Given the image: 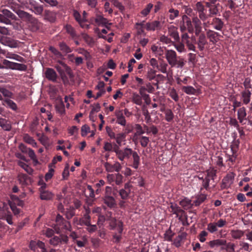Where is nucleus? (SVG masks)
Here are the masks:
<instances>
[{
    "label": "nucleus",
    "mask_w": 252,
    "mask_h": 252,
    "mask_svg": "<svg viewBox=\"0 0 252 252\" xmlns=\"http://www.w3.org/2000/svg\"><path fill=\"white\" fill-rule=\"evenodd\" d=\"M60 50L63 53H69L72 52V49L64 42H61L59 43Z\"/></svg>",
    "instance_id": "obj_38"
},
{
    "label": "nucleus",
    "mask_w": 252,
    "mask_h": 252,
    "mask_svg": "<svg viewBox=\"0 0 252 252\" xmlns=\"http://www.w3.org/2000/svg\"><path fill=\"white\" fill-rule=\"evenodd\" d=\"M133 101L136 104L141 105L142 104L141 96L138 94H134L133 97Z\"/></svg>",
    "instance_id": "obj_56"
},
{
    "label": "nucleus",
    "mask_w": 252,
    "mask_h": 252,
    "mask_svg": "<svg viewBox=\"0 0 252 252\" xmlns=\"http://www.w3.org/2000/svg\"><path fill=\"white\" fill-rule=\"evenodd\" d=\"M147 77L150 80H154L156 77V71L151 69L148 72Z\"/></svg>",
    "instance_id": "obj_64"
},
{
    "label": "nucleus",
    "mask_w": 252,
    "mask_h": 252,
    "mask_svg": "<svg viewBox=\"0 0 252 252\" xmlns=\"http://www.w3.org/2000/svg\"><path fill=\"white\" fill-rule=\"evenodd\" d=\"M106 131L108 136L111 138V139H115V133L113 132V130L112 129L111 127L109 126H106Z\"/></svg>",
    "instance_id": "obj_58"
},
{
    "label": "nucleus",
    "mask_w": 252,
    "mask_h": 252,
    "mask_svg": "<svg viewBox=\"0 0 252 252\" xmlns=\"http://www.w3.org/2000/svg\"><path fill=\"white\" fill-rule=\"evenodd\" d=\"M185 238V235L184 234L179 236L176 239L174 240V245L178 247L181 246L183 240Z\"/></svg>",
    "instance_id": "obj_52"
},
{
    "label": "nucleus",
    "mask_w": 252,
    "mask_h": 252,
    "mask_svg": "<svg viewBox=\"0 0 252 252\" xmlns=\"http://www.w3.org/2000/svg\"><path fill=\"white\" fill-rule=\"evenodd\" d=\"M0 126L4 130L10 131L11 129V126L10 122L3 118H0Z\"/></svg>",
    "instance_id": "obj_28"
},
{
    "label": "nucleus",
    "mask_w": 252,
    "mask_h": 252,
    "mask_svg": "<svg viewBox=\"0 0 252 252\" xmlns=\"http://www.w3.org/2000/svg\"><path fill=\"white\" fill-rule=\"evenodd\" d=\"M3 96L8 98H13V94L4 87L0 86V100L3 101Z\"/></svg>",
    "instance_id": "obj_19"
},
{
    "label": "nucleus",
    "mask_w": 252,
    "mask_h": 252,
    "mask_svg": "<svg viewBox=\"0 0 252 252\" xmlns=\"http://www.w3.org/2000/svg\"><path fill=\"white\" fill-rule=\"evenodd\" d=\"M68 241V237L66 235L61 234L59 236H54L52 237L49 240V243L51 245L56 247L59 245L67 244Z\"/></svg>",
    "instance_id": "obj_8"
},
{
    "label": "nucleus",
    "mask_w": 252,
    "mask_h": 252,
    "mask_svg": "<svg viewBox=\"0 0 252 252\" xmlns=\"http://www.w3.org/2000/svg\"><path fill=\"white\" fill-rule=\"evenodd\" d=\"M87 230L90 233L94 232L97 230V226L96 225H92L91 223L90 225L87 226Z\"/></svg>",
    "instance_id": "obj_63"
},
{
    "label": "nucleus",
    "mask_w": 252,
    "mask_h": 252,
    "mask_svg": "<svg viewBox=\"0 0 252 252\" xmlns=\"http://www.w3.org/2000/svg\"><path fill=\"white\" fill-rule=\"evenodd\" d=\"M212 24L214 28L218 31L221 30L223 26V23L220 19L218 18H214Z\"/></svg>",
    "instance_id": "obj_29"
},
{
    "label": "nucleus",
    "mask_w": 252,
    "mask_h": 252,
    "mask_svg": "<svg viewBox=\"0 0 252 252\" xmlns=\"http://www.w3.org/2000/svg\"><path fill=\"white\" fill-rule=\"evenodd\" d=\"M104 165L106 170L109 172H119L122 168V166L119 162H116L113 165L106 162Z\"/></svg>",
    "instance_id": "obj_14"
},
{
    "label": "nucleus",
    "mask_w": 252,
    "mask_h": 252,
    "mask_svg": "<svg viewBox=\"0 0 252 252\" xmlns=\"http://www.w3.org/2000/svg\"><path fill=\"white\" fill-rule=\"evenodd\" d=\"M16 20V16L9 10L5 8L0 10V23L10 25L12 20Z\"/></svg>",
    "instance_id": "obj_5"
},
{
    "label": "nucleus",
    "mask_w": 252,
    "mask_h": 252,
    "mask_svg": "<svg viewBox=\"0 0 252 252\" xmlns=\"http://www.w3.org/2000/svg\"><path fill=\"white\" fill-rule=\"evenodd\" d=\"M154 7V5L151 3L147 4L145 7L141 10L140 14L142 16L145 17L149 14L151 10Z\"/></svg>",
    "instance_id": "obj_32"
},
{
    "label": "nucleus",
    "mask_w": 252,
    "mask_h": 252,
    "mask_svg": "<svg viewBox=\"0 0 252 252\" xmlns=\"http://www.w3.org/2000/svg\"><path fill=\"white\" fill-rule=\"evenodd\" d=\"M24 140L26 143L32 145L33 147H36L37 143L32 137L28 134H25L24 136Z\"/></svg>",
    "instance_id": "obj_39"
},
{
    "label": "nucleus",
    "mask_w": 252,
    "mask_h": 252,
    "mask_svg": "<svg viewBox=\"0 0 252 252\" xmlns=\"http://www.w3.org/2000/svg\"><path fill=\"white\" fill-rule=\"evenodd\" d=\"M238 119L240 123H242L245 119L246 116V109L244 107H241L238 110L237 112Z\"/></svg>",
    "instance_id": "obj_34"
},
{
    "label": "nucleus",
    "mask_w": 252,
    "mask_h": 252,
    "mask_svg": "<svg viewBox=\"0 0 252 252\" xmlns=\"http://www.w3.org/2000/svg\"><path fill=\"white\" fill-rule=\"evenodd\" d=\"M114 152L116 153L118 158L121 161H123L125 159H128L131 156H132L133 159L132 166L136 169L138 168L140 164V157L137 152L128 148L120 149L119 147L116 144L114 147Z\"/></svg>",
    "instance_id": "obj_1"
},
{
    "label": "nucleus",
    "mask_w": 252,
    "mask_h": 252,
    "mask_svg": "<svg viewBox=\"0 0 252 252\" xmlns=\"http://www.w3.org/2000/svg\"><path fill=\"white\" fill-rule=\"evenodd\" d=\"M130 192L129 185L128 184H126L125 188L120 190L119 194L123 199H126L128 198Z\"/></svg>",
    "instance_id": "obj_23"
},
{
    "label": "nucleus",
    "mask_w": 252,
    "mask_h": 252,
    "mask_svg": "<svg viewBox=\"0 0 252 252\" xmlns=\"http://www.w3.org/2000/svg\"><path fill=\"white\" fill-rule=\"evenodd\" d=\"M107 220L109 221L110 229L114 230L117 227L118 221H117L115 218L111 217L110 216L108 217Z\"/></svg>",
    "instance_id": "obj_37"
},
{
    "label": "nucleus",
    "mask_w": 252,
    "mask_h": 252,
    "mask_svg": "<svg viewBox=\"0 0 252 252\" xmlns=\"http://www.w3.org/2000/svg\"><path fill=\"white\" fill-rule=\"evenodd\" d=\"M10 8L15 12L18 16L22 19L25 14L27 13L23 10L20 9V5L19 4L12 2L9 6Z\"/></svg>",
    "instance_id": "obj_18"
},
{
    "label": "nucleus",
    "mask_w": 252,
    "mask_h": 252,
    "mask_svg": "<svg viewBox=\"0 0 252 252\" xmlns=\"http://www.w3.org/2000/svg\"><path fill=\"white\" fill-rule=\"evenodd\" d=\"M149 141V137L146 136H142L140 138V143L143 147H146Z\"/></svg>",
    "instance_id": "obj_51"
},
{
    "label": "nucleus",
    "mask_w": 252,
    "mask_h": 252,
    "mask_svg": "<svg viewBox=\"0 0 252 252\" xmlns=\"http://www.w3.org/2000/svg\"><path fill=\"white\" fill-rule=\"evenodd\" d=\"M234 177L235 175L233 173L228 174L222 181L221 189H226L230 187L233 183Z\"/></svg>",
    "instance_id": "obj_11"
},
{
    "label": "nucleus",
    "mask_w": 252,
    "mask_h": 252,
    "mask_svg": "<svg viewBox=\"0 0 252 252\" xmlns=\"http://www.w3.org/2000/svg\"><path fill=\"white\" fill-rule=\"evenodd\" d=\"M251 96V93L248 90H245L242 93V99L244 104H247L250 102Z\"/></svg>",
    "instance_id": "obj_30"
},
{
    "label": "nucleus",
    "mask_w": 252,
    "mask_h": 252,
    "mask_svg": "<svg viewBox=\"0 0 252 252\" xmlns=\"http://www.w3.org/2000/svg\"><path fill=\"white\" fill-rule=\"evenodd\" d=\"M2 104L13 110L16 111L17 109L16 104L9 98L4 99L2 101Z\"/></svg>",
    "instance_id": "obj_26"
},
{
    "label": "nucleus",
    "mask_w": 252,
    "mask_h": 252,
    "mask_svg": "<svg viewBox=\"0 0 252 252\" xmlns=\"http://www.w3.org/2000/svg\"><path fill=\"white\" fill-rule=\"evenodd\" d=\"M10 30L5 27L0 26V34L4 36H8L10 35Z\"/></svg>",
    "instance_id": "obj_57"
},
{
    "label": "nucleus",
    "mask_w": 252,
    "mask_h": 252,
    "mask_svg": "<svg viewBox=\"0 0 252 252\" xmlns=\"http://www.w3.org/2000/svg\"><path fill=\"white\" fill-rule=\"evenodd\" d=\"M207 229L211 233H213L218 230V227L216 222H211L208 224Z\"/></svg>",
    "instance_id": "obj_46"
},
{
    "label": "nucleus",
    "mask_w": 252,
    "mask_h": 252,
    "mask_svg": "<svg viewBox=\"0 0 252 252\" xmlns=\"http://www.w3.org/2000/svg\"><path fill=\"white\" fill-rule=\"evenodd\" d=\"M216 175V171L213 169H210L207 171V175L204 179L203 177H199L202 180V186L206 189H209V184L211 180H214V177Z\"/></svg>",
    "instance_id": "obj_9"
},
{
    "label": "nucleus",
    "mask_w": 252,
    "mask_h": 252,
    "mask_svg": "<svg viewBox=\"0 0 252 252\" xmlns=\"http://www.w3.org/2000/svg\"><path fill=\"white\" fill-rule=\"evenodd\" d=\"M0 43L10 48H17L20 46V41L8 36H0Z\"/></svg>",
    "instance_id": "obj_7"
},
{
    "label": "nucleus",
    "mask_w": 252,
    "mask_h": 252,
    "mask_svg": "<svg viewBox=\"0 0 252 252\" xmlns=\"http://www.w3.org/2000/svg\"><path fill=\"white\" fill-rule=\"evenodd\" d=\"M162 27V23L158 20L148 22L145 25V28L147 31L160 30Z\"/></svg>",
    "instance_id": "obj_12"
},
{
    "label": "nucleus",
    "mask_w": 252,
    "mask_h": 252,
    "mask_svg": "<svg viewBox=\"0 0 252 252\" xmlns=\"http://www.w3.org/2000/svg\"><path fill=\"white\" fill-rule=\"evenodd\" d=\"M226 243V241L220 240V239H217L213 241H211L209 242V246L211 248H214L215 246H220L221 245H224Z\"/></svg>",
    "instance_id": "obj_40"
},
{
    "label": "nucleus",
    "mask_w": 252,
    "mask_h": 252,
    "mask_svg": "<svg viewBox=\"0 0 252 252\" xmlns=\"http://www.w3.org/2000/svg\"><path fill=\"white\" fill-rule=\"evenodd\" d=\"M165 118V120L168 122H170L173 118V114L171 109H167L164 111Z\"/></svg>",
    "instance_id": "obj_47"
},
{
    "label": "nucleus",
    "mask_w": 252,
    "mask_h": 252,
    "mask_svg": "<svg viewBox=\"0 0 252 252\" xmlns=\"http://www.w3.org/2000/svg\"><path fill=\"white\" fill-rule=\"evenodd\" d=\"M22 19L28 23L31 31L36 32L39 29L40 23L37 19L29 13L27 12Z\"/></svg>",
    "instance_id": "obj_6"
},
{
    "label": "nucleus",
    "mask_w": 252,
    "mask_h": 252,
    "mask_svg": "<svg viewBox=\"0 0 252 252\" xmlns=\"http://www.w3.org/2000/svg\"><path fill=\"white\" fill-rule=\"evenodd\" d=\"M3 65L0 63V68H7L12 70L25 71L27 70V66L23 63H17L4 59L2 61Z\"/></svg>",
    "instance_id": "obj_4"
},
{
    "label": "nucleus",
    "mask_w": 252,
    "mask_h": 252,
    "mask_svg": "<svg viewBox=\"0 0 252 252\" xmlns=\"http://www.w3.org/2000/svg\"><path fill=\"white\" fill-rule=\"evenodd\" d=\"M173 233L171 230V226H170L169 229L164 233V240L167 241L172 242Z\"/></svg>",
    "instance_id": "obj_43"
},
{
    "label": "nucleus",
    "mask_w": 252,
    "mask_h": 252,
    "mask_svg": "<svg viewBox=\"0 0 252 252\" xmlns=\"http://www.w3.org/2000/svg\"><path fill=\"white\" fill-rule=\"evenodd\" d=\"M32 11L36 14H41L43 11V7L41 5H37L33 7Z\"/></svg>",
    "instance_id": "obj_53"
},
{
    "label": "nucleus",
    "mask_w": 252,
    "mask_h": 252,
    "mask_svg": "<svg viewBox=\"0 0 252 252\" xmlns=\"http://www.w3.org/2000/svg\"><path fill=\"white\" fill-rule=\"evenodd\" d=\"M91 223V217L88 213H86L83 217L81 218L78 222L77 223V224H80V225H85L86 226L88 225H90Z\"/></svg>",
    "instance_id": "obj_24"
},
{
    "label": "nucleus",
    "mask_w": 252,
    "mask_h": 252,
    "mask_svg": "<svg viewBox=\"0 0 252 252\" xmlns=\"http://www.w3.org/2000/svg\"><path fill=\"white\" fill-rule=\"evenodd\" d=\"M65 29L66 32L70 34L72 38H74L76 37V33L72 26L70 25H66L65 26Z\"/></svg>",
    "instance_id": "obj_48"
},
{
    "label": "nucleus",
    "mask_w": 252,
    "mask_h": 252,
    "mask_svg": "<svg viewBox=\"0 0 252 252\" xmlns=\"http://www.w3.org/2000/svg\"><path fill=\"white\" fill-rule=\"evenodd\" d=\"M18 178L20 183L23 186H27L32 182L31 178L25 174H19Z\"/></svg>",
    "instance_id": "obj_20"
},
{
    "label": "nucleus",
    "mask_w": 252,
    "mask_h": 252,
    "mask_svg": "<svg viewBox=\"0 0 252 252\" xmlns=\"http://www.w3.org/2000/svg\"><path fill=\"white\" fill-rule=\"evenodd\" d=\"M27 153L28 154L29 156L30 157V158L34 162H38V161L36 159V155H35V153L33 150H32V149H30Z\"/></svg>",
    "instance_id": "obj_61"
},
{
    "label": "nucleus",
    "mask_w": 252,
    "mask_h": 252,
    "mask_svg": "<svg viewBox=\"0 0 252 252\" xmlns=\"http://www.w3.org/2000/svg\"><path fill=\"white\" fill-rule=\"evenodd\" d=\"M39 192L40 198L42 200H49L53 197L54 195L52 192L46 189L40 190Z\"/></svg>",
    "instance_id": "obj_21"
},
{
    "label": "nucleus",
    "mask_w": 252,
    "mask_h": 252,
    "mask_svg": "<svg viewBox=\"0 0 252 252\" xmlns=\"http://www.w3.org/2000/svg\"><path fill=\"white\" fill-rule=\"evenodd\" d=\"M115 175V183L117 185H120L123 182V176L117 173Z\"/></svg>",
    "instance_id": "obj_62"
},
{
    "label": "nucleus",
    "mask_w": 252,
    "mask_h": 252,
    "mask_svg": "<svg viewBox=\"0 0 252 252\" xmlns=\"http://www.w3.org/2000/svg\"><path fill=\"white\" fill-rule=\"evenodd\" d=\"M75 209L74 207H70L69 208H67L66 210L64 213V215L65 218L67 220L71 219L73 216H75Z\"/></svg>",
    "instance_id": "obj_35"
},
{
    "label": "nucleus",
    "mask_w": 252,
    "mask_h": 252,
    "mask_svg": "<svg viewBox=\"0 0 252 252\" xmlns=\"http://www.w3.org/2000/svg\"><path fill=\"white\" fill-rule=\"evenodd\" d=\"M231 236L234 239H240L244 235V232L240 230H233L231 231Z\"/></svg>",
    "instance_id": "obj_44"
},
{
    "label": "nucleus",
    "mask_w": 252,
    "mask_h": 252,
    "mask_svg": "<svg viewBox=\"0 0 252 252\" xmlns=\"http://www.w3.org/2000/svg\"><path fill=\"white\" fill-rule=\"evenodd\" d=\"M218 12L217 7L215 5L212 6L209 8V15L208 16H212L214 15H217Z\"/></svg>",
    "instance_id": "obj_59"
},
{
    "label": "nucleus",
    "mask_w": 252,
    "mask_h": 252,
    "mask_svg": "<svg viewBox=\"0 0 252 252\" xmlns=\"http://www.w3.org/2000/svg\"><path fill=\"white\" fill-rule=\"evenodd\" d=\"M183 21L185 23V26L184 27L181 26V30L183 31L185 28L188 29L189 32L192 33L194 31V29L193 25L191 21L188 18V17L186 15H184L183 16Z\"/></svg>",
    "instance_id": "obj_15"
},
{
    "label": "nucleus",
    "mask_w": 252,
    "mask_h": 252,
    "mask_svg": "<svg viewBox=\"0 0 252 252\" xmlns=\"http://www.w3.org/2000/svg\"><path fill=\"white\" fill-rule=\"evenodd\" d=\"M55 231L50 228H48L43 230V234H44L48 238H52L54 236Z\"/></svg>",
    "instance_id": "obj_49"
},
{
    "label": "nucleus",
    "mask_w": 252,
    "mask_h": 252,
    "mask_svg": "<svg viewBox=\"0 0 252 252\" xmlns=\"http://www.w3.org/2000/svg\"><path fill=\"white\" fill-rule=\"evenodd\" d=\"M56 109L57 112L61 115H63L65 113L64 105L63 101L57 104L56 106Z\"/></svg>",
    "instance_id": "obj_45"
},
{
    "label": "nucleus",
    "mask_w": 252,
    "mask_h": 252,
    "mask_svg": "<svg viewBox=\"0 0 252 252\" xmlns=\"http://www.w3.org/2000/svg\"><path fill=\"white\" fill-rule=\"evenodd\" d=\"M10 208L12 210L13 213L15 215H18L20 214L21 212V210L19 208H17L15 203H10L9 204Z\"/></svg>",
    "instance_id": "obj_55"
},
{
    "label": "nucleus",
    "mask_w": 252,
    "mask_h": 252,
    "mask_svg": "<svg viewBox=\"0 0 252 252\" xmlns=\"http://www.w3.org/2000/svg\"><path fill=\"white\" fill-rule=\"evenodd\" d=\"M55 67L60 74L62 79L63 81L67 80V77L65 73L69 76L71 75L72 70L71 68L63 62L59 61Z\"/></svg>",
    "instance_id": "obj_3"
},
{
    "label": "nucleus",
    "mask_w": 252,
    "mask_h": 252,
    "mask_svg": "<svg viewBox=\"0 0 252 252\" xmlns=\"http://www.w3.org/2000/svg\"><path fill=\"white\" fill-rule=\"evenodd\" d=\"M45 75L48 80L54 82H56L57 74L53 68H47L45 72Z\"/></svg>",
    "instance_id": "obj_17"
},
{
    "label": "nucleus",
    "mask_w": 252,
    "mask_h": 252,
    "mask_svg": "<svg viewBox=\"0 0 252 252\" xmlns=\"http://www.w3.org/2000/svg\"><path fill=\"white\" fill-rule=\"evenodd\" d=\"M125 137L126 136L124 133H121L118 134L116 136H115V139H116L117 144H118L119 145H121L122 141L125 138Z\"/></svg>",
    "instance_id": "obj_54"
},
{
    "label": "nucleus",
    "mask_w": 252,
    "mask_h": 252,
    "mask_svg": "<svg viewBox=\"0 0 252 252\" xmlns=\"http://www.w3.org/2000/svg\"><path fill=\"white\" fill-rule=\"evenodd\" d=\"M206 198V196L203 194H200L196 196L195 199L193 201V204L198 206L202 203Z\"/></svg>",
    "instance_id": "obj_36"
},
{
    "label": "nucleus",
    "mask_w": 252,
    "mask_h": 252,
    "mask_svg": "<svg viewBox=\"0 0 252 252\" xmlns=\"http://www.w3.org/2000/svg\"><path fill=\"white\" fill-rule=\"evenodd\" d=\"M18 164L21 167L23 168L28 174L32 175L33 173V169L25 162L21 161H18Z\"/></svg>",
    "instance_id": "obj_33"
},
{
    "label": "nucleus",
    "mask_w": 252,
    "mask_h": 252,
    "mask_svg": "<svg viewBox=\"0 0 252 252\" xmlns=\"http://www.w3.org/2000/svg\"><path fill=\"white\" fill-rule=\"evenodd\" d=\"M109 0L113 3V4L115 7L118 8L120 11H123V10H125V7L118 0Z\"/></svg>",
    "instance_id": "obj_50"
},
{
    "label": "nucleus",
    "mask_w": 252,
    "mask_h": 252,
    "mask_svg": "<svg viewBox=\"0 0 252 252\" xmlns=\"http://www.w3.org/2000/svg\"><path fill=\"white\" fill-rule=\"evenodd\" d=\"M2 55H4L6 58L14 60L21 63H25L26 62L25 59L23 57L19 56L18 54L8 52L5 50H4Z\"/></svg>",
    "instance_id": "obj_13"
},
{
    "label": "nucleus",
    "mask_w": 252,
    "mask_h": 252,
    "mask_svg": "<svg viewBox=\"0 0 252 252\" xmlns=\"http://www.w3.org/2000/svg\"><path fill=\"white\" fill-rule=\"evenodd\" d=\"M115 115L117 118L116 123L122 126H125L126 125V120L122 111H116Z\"/></svg>",
    "instance_id": "obj_22"
},
{
    "label": "nucleus",
    "mask_w": 252,
    "mask_h": 252,
    "mask_svg": "<svg viewBox=\"0 0 252 252\" xmlns=\"http://www.w3.org/2000/svg\"><path fill=\"white\" fill-rule=\"evenodd\" d=\"M90 131V127L87 125H84L81 127V135L82 136H86Z\"/></svg>",
    "instance_id": "obj_60"
},
{
    "label": "nucleus",
    "mask_w": 252,
    "mask_h": 252,
    "mask_svg": "<svg viewBox=\"0 0 252 252\" xmlns=\"http://www.w3.org/2000/svg\"><path fill=\"white\" fill-rule=\"evenodd\" d=\"M194 9L198 13L201 20L204 21L207 19L209 16L207 14V10L201 2L198 1L195 4Z\"/></svg>",
    "instance_id": "obj_10"
},
{
    "label": "nucleus",
    "mask_w": 252,
    "mask_h": 252,
    "mask_svg": "<svg viewBox=\"0 0 252 252\" xmlns=\"http://www.w3.org/2000/svg\"><path fill=\"white\" fill-rule=\"evenodd\" d=\"M103 200L104 204L111 209L115 208L117 205L115 199L112 196H104Z\"/></svg>",
    "instance_id": "obj_16"
},
{
    "label": "nucleus",
    "mask_w": 252,
    "mask_h": 252,
    "mask_svg": "<svg viewBox=\"0 0 252 252\" xmlns=\"http://www.w3.org/2000/svg\"><path fill=\"white\" fill-rule=\"evenodd\" d=\"M207 35L210 42L215 43L218 41L219 34L217 32L209 30L207 32Z\"/></svg>",
    "instance_id": "obj_27"
},
{
    "label": "nucleus",
    "mask_w": 252,
    "mask_h": 252,
    "mask_svg": "<svg viewBox=\"0 0 252 252\" xmlns=\"http://www.w3.org/2000/svg\"><path fill=\"white\" fill-rule=\"evenodd\" d=\"M95 22L98 25H106L108 24V21L107 19L104 18L101 15H97L95 19Z\"/></svg>",
    "instance_id": "obj_41"
},
{
    "label": "nucleus",
    "mask_w": 252,
    "mask_h": 252,
    "mask_svg": "<svg viewBox=\"0 0 252 252\" xmlns=\"http://www.w3.org/2000/svg\"><path fill=\"white\" fill-rule=\"evenodd\" d=\"M207 40L205 35L204 34H201L199 35L198 41L197 42L198 47L200 50H203L205 45L207 44Z\"/></svg>",
    "instance_id": "obj_31"
},
{
    "label": "nucleus",
    "mask_w": 252,
    "mask_h": 252,
    "mask_svg": "<svg viewBox=\"0 0 252 252\" xmlns=\"http://www.w3.org/2000/svg\"><path fill=\"white\" fill-rule=\"evenodd\" d=\"M54 229L56 233L60 234L63 230L71 231V226L69 221L65 220L60 214H58L56 218V224Z\"/></svg>",
    "instance_id": "obj_2"
},
{
    "label": "nucleus",
    "mask_w": 252,
    "mask_h": 252,
    "mask_svg": "<svg viewBox=\"0 0 252 252\" xmlns=\"http://www.w3.org/2000/svg\"><path fill=\"white\" fill-rule=\"evenodd\" d=\"M166 56L168 63L172 67L173 66V51L172 50H167Z\"/></svg>",
    "instance_id": "obj_42"
},
{
    "label": "nucleus",
    "mask_w": 252,
    "mask_h": 252,
    "mask_svg": "<svg viewBox=\"0 0 252 252\" xmlns=\"http://www.w3.org/2000/svg\"><path fill=\"white\" fill-rule=\"evenodd\" d=\"M83 192L87 198H94L95 197L94 189L91 185H87L86 188L84 189Z\"/></svg>",
    "instance_id": "obj_25"
}]
</instances>
